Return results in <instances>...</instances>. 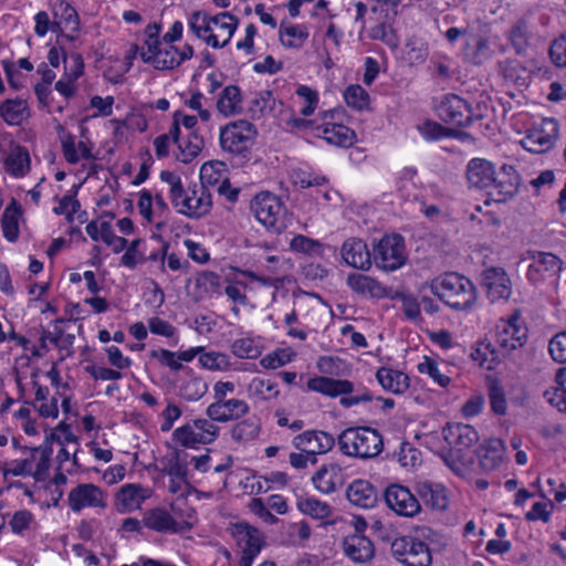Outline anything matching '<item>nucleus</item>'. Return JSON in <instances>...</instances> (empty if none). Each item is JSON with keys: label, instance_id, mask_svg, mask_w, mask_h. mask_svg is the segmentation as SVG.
Here are the masks:
<instances>
[{"label": "nucleus", "instance_id": "35", "mask_svg": "<svg viewBox=\"0 0 566 566\" xmlns=\"http://www.w3.org/2000/svg\"><path fill=\"white\" fill-rule=\"evenodd\" d=\"M261 431V420L256 417H250L237 422L230 433L231 438L238 443H247L256 439Z\"/></svg>", "mask_w": 566, "mask_h": 566}, {"label": "nucleus", "instance_id": "10", "mask_svg": "<svg viewBox=\"0 0 566 566\" xmlns=\"http://www.w3.org/2000/svg\"><path fill=\"white\" fill-rule=\"evenodd\" d=\"M387 506L397 515L415 517L421 511L420 500L401 484H390L384 493Z\"/></svg>", "mask_w": 566, "mask_h": 566}, {"label": "nucleus", "instance_id": "58", "mask_svg": "<svg viewBox=\"0 0 566 566\" xmlns=\"http://www.w3.org/2000/svg\"><path fill=\"white\" fill-rule=\"evenodd\" d=\"M418 370L421 374H428L441 387H446L450 382V378L441 374L437 363L429 357H424V360L418 365Z\"/></svg>", "mask_w": 566, "mask_h": 566}, {"label": "nucleus", "instance_id": "19", "mask_svg": "<svg viewBox=\"0 0 566 566\" xmlns=\"http://www.w3.org/2000/svg\"><path fill=\"white\" fill-rule=\"evenodd\" d=\"M293 444L295 448L314 455L317 453H326L335 446V438L326 431L307 430L297 434Z\"/></svg>", "mask_w": 566, "mask_h": 566}, {"label": "nucleus", "instance_id": "36", "mask_svg": "<svg viewBox=\"0 0 566 566\" xmlns=\"http://www.w3.org/2000/svg\"><path fill=\"white\" fill-rule=\"evenodd\" d=\"M556 386L545 390L544 397L559 411L566 412V368L558 369L555 376Z\"/></svg>", "mask_w": 566, "mask_h": 566}, {"label": "nucleus", "instance_id": "41", "mask_svg": "<svg viewBox=\"0 0 566 566\" xmlns=\"http://www.w3.org/2000/svg\"><path fill=\"white\" fill-rule=\"evenodd\" d=\"M62 143V150L63 155L65 157V160L69 164H77L80 161V158L84 159H92L93 155L91 153V149L85 145L84 142L78 143V149L81 151V156L77 154L76 146H75V138L72 134L67 133L61 138Z\"/></svg>", "mask_w": 566, "mask_h": 566}, {"label": "nucleus", "instance_id": "46", "mask_svg": "<svg viewBox=\"0 0 566 566\" xmlns=\"http://www.w3.org/2000/svg\"><path fill=\"white\" fill-rule=\"evenodd\" d=\"M54 17L59 18L60 21L64 24V28L70 29V31H80V17L76 10L70 3L61 1L55 8Z\"/></svg>", "mask_w": 566, "mask_h": 566}, {"label": "nucleus", "instance_id": "32", "mask_svg": "<svg viewBox=\"0 0 566 566\" xmlns=\"http://www.w3.org/2000/svg\"><path fill=\"white\" fill-rule=\"evenodd\" d=\"M480 465L483 470H494L502 461L503 444L499 439H491L482 444L478 451Z\"/></svg>", "mask_w": 566, "mask_h": 566}, {"label": "nucleus", "instance_id": "64", "mask_svg": "<svg viewBox=\"0 0 566 566\" xmlns=\"http://www.w3.org/2000/svg\"><path fill=\"white\" fill-rule=\"evenodd\" d=\"M489 398L492 410L497 415H504L506 412V399L504 391L497 385L490 387Z\"/></svg>", "mask_w": 566, "mask_h": 566}, {"label": "nucleus", "instance_id": "45", "mask_svg": "<svg viewBox=\"0 0 566 566\" xmlns=\"http://www.w3.org/2000/svg\"><path fill=\"white\" fill-rule=\"evenodd\" d=\"M275 98L271 91H263L255 96L249 106V112L252 119H260L266 112L274 108Z\"/></svg>", "mask_w": 566, "mask_h": 566}, {"label": "nucleus", "instance_id": "26", "mask_svg": "<svg viewBox=\"0 0 566 566\" xmlns=\"http://www.w3.org/2000/svg\"><path fill=\"white\" fill-rule=\"evenodd\" d=\"M315 488L325 494L343 485L342 469L337 464L323 465L312 478Z\"/></svg>", "mask_w": 566, "mask_h": 566}, {"label": "nucleus", "instance_id": "50", "mask_svg": "<svg viewBox=\"0 0 566 566\" xmlns=\"http://www.w3.org/2000/svg\"><path fill=\"white\" fill-rule=\"evenodd\" d=\"M390 300H400L402 303V311L407 318L416 321L420 318V303L411 294L401 291L390 292Z\"/></svg>", "mask_w": 566, "mask_h": 566}, {"label": "nucleus", "instance_id": "34", "mask_svg": "<svg viewBox=\"0 0 566 566\" xmlns=\"http://www.w3.org/2000/svg\"><path fill=\"white\" fill-rule=\"evenodd\" d=\"M21 207L17 200L12 199L4 209L1 217V226L4 238L10 242H15L19 237V217L21 216Z\"/></svg>", "mask_w": 566, "mask_h": 566}, {"label": "nucleus", "instance_id": "42", "mask_svg": "<svg viewBox=\"0 0 566 566\" xmlns=\"http://www.w3.org/2000/svg\"><path fill=\"white\" fill-rule=\"evenodd\" d=\"M220 275L210 272V271H202L198 274L196 277V289L198 292V296L202 298L203 296L210 295V294H220Z\"/></svg>", "mask_w": 566, "mask_h": 566}, {"label": "nucleus", "instance_id": "63", "mask_svg": "<svg viewBox=\"0 0 566 566\" xmlns=\"http://www.w3.org/2000/svg\"><path fill=\"white\" fill-rule=\"evenodd\" d=\"M249 509L253 514L258 515L268 524H275L279 522V518L270 512L262 499H252L249 504Z\"/></svg>", "mask_w": 566, "mask_h": 566}, {"label": "nucleus", "instance_id": "55", "mask_svg": "<svg viewBox=\"0 0 566 566\" xmlns=\"http://www.w3.org/2000/svg\"><path fill=\"white\" fill-rule=\"evenodd\" d=\"M410 555L407 563L411 566H430L432 563L429 546L422 541H416L413 546H410Z\"/></svg>", "mask_w": 566, "mask_h": 566}, {"label": "nucleus", "instance_id": "29", "mask_svg": "<svg viewBox=\"0 0 566 566\" xmlns=\"http://www.w3.org/2000/svg\"><path fill=\"white\" fill-rule=\"evenodd\" d=\"M235 535L242 546V555L255 558L262 548V536L258 528L240 523L235 526Z\"/></svg>", "mask_w": 566, "mask_h": 566}, {"label": "nucleus", "instance_id": "30", "mask_svg": "<svg viewBox=\"0 0 566 566\" xmlns=\"http://www.w3.org/2000/svg\"><path fill=\"white\" fill-rule=\"evenodd\" d=\"M380 386L392 394H403L410 386L409 377L399 370L380 367L376 373Z\"/></svg>", "mask_w": 566, "mask_h": 566}, {"label": "nucleus", "instance_id": "56", "mask_svg": "<svg viewBox=\"0 0 566 566\" xmlns=\"http://www.w3.org/2000/svg\"><path fill=\"white\" fill-rule=\"evenodd\" d=\"M492 54L493 51L489 40L484 36H476L471 52L468 53V57L474 65H482L492 57Z\"/></svg>", "mask_w": 566, "mask_h": 566}, {"label": "nucleus", "instance_id": "2", "mask_svg": "<svg viewBox=\"0 0 566 566\" xmlns=\"http://www.w3.org/2000/svg\"><path fill=\"white\" fill-rule=\"evenodd\" d=\"M430 291L455 311H471L478 300V291L473 282L454 272L433 279L430 282Z\"/></svg>", "mask_w": 566, "mask_h": 566}, {"label": "nucleus", "instance_id": "61", "mask_svg": "<svg viewBox=\"0 0 566 566\" xmlns=\"http://www.w3.org/2000/svg\"><path fill=\"white\" fill-rule=\"evenodd\" d=\"M150 356L156 358L161 365L167 366L175 371L184 368L182 364L178 359V354L168 349H154L150 352Z\"/></svg>", "mask_w": 566, "mask_h": 566}, {"label": "nucleus", "instance_id": "62", "mask_svg": "<svg viewBox=\"0 0 566 566\" xmlns=\"http://www.w3.org/2000/svg\"><path fill=\"white\" fill-rule=\"evenodd\" d=\"M549 56L557 66H566V35L556 39L549 48Z\"/></svg>", "mask_w": 566, "mask_h": 566}, {"label": "nucleus", "instance_id": "44", "mask_svg": "<svg viewBox=\"0 0 566 566\" xmlns=\"http://www.w3.org/2000/svg\"><path fill=\"white\" fill-rule=\"evenodd\" d=\"M297 509L314 518L323 520L332 514V507L326 503L314 497L301 499L297 502Z\"/></svg>", "mask_w": 566, "mask_h": 566}, {"label": "nucleus", "instance_id": "39", "mask_svg": "<svg viewBox=\"0 0 566 566\" xmlns=\"http://www.w3.org/2000/svg\"><path fill=\"white\" fill-rule=\"evenodd\" d=\"M163 473L178 479L179 481L187 482L188 464L187 453L182 450H175L167 459Z\"/></svg>", "mask_w": 566, "mask_h": 566}, {"label": "nucleus", "instance_id": "22", "mask_svg": "<svg viewBox=\"0 0 566 566\" xmlns=\"http://www.w3.org/2000/svg\"><path fill=\"white\" fill-rule=\"evenodd\" d=\"M342 258L355 269L367 271L371 266V255L367 244L357 238H349L343 243Z\"/></svg>", "mask_w": 566, "mask_h": 566}, {"label": "nucleus", "instance_id": "59", "mask_svg": "<svg viewBox=\"0 0 566 566\" xmlns=\"http://www.w3.org/2000/svg\"><path fill=\"white\" fill-rule=\"evenodd\" d=\"M548 350L557 363H566V331L556 334L549 342Z\"/></svg>", "mask_w": 566, "mask_h": 566}, {"label": "nucleus", "instance_id": "12", "mask_svg": "<svg viewBox=\"0 0 566 566\" xmlns=\"http://www.w3.org/2000/svg\"><path fill=\"white\" fill-rule=\"evenodd\" d=\"M437 112L444 123L460 127L470 126L469 102L459 95H446L437 107Z\"/></svg>", "mask_w": 566, "mask_h": 566}, {"label": "nucleus", "instance_id": "24", "mask_svg": "<svg viewBox=\"0 0 566 566\" xmlns=\"http://www.w3.org/2000/svg\"><path fill=\"white\" fill-rule=\"evenodd\" d=\"M346 283L355 293L373 298L388 297L391 292V289L381 285L375 279L361 273H349Z\"/></svg>", "mask_w": 566, "mask_h": 566}, {"label": "nucleus", "instance_id": "20", "mask_svg": "<svg viewBox=\"0 0 566 566\" xmlns=\"http://www.w3.org/2000/svg\"><path fill=\"white\" fill-rule=\"evenodd\" d=\"M69 505L73 512H80L86 506L105 507L103 491L92 483L78 484L69 493Z\"/></svg>", "mask_w": 566, "mask_h": 566}, {"label": "nucleus", "instance_id": "9", "mask_svg": "<svg viewBox=\"0 0 566 566\" xmlns=\"http://www.w3.org/2000/svg\"><path fill=\"white\" fill-rule=\"evenodd\" d=\"M442 433L450 447V455L459 461L463 460L464 452L475 446L480 439L478 431L464 423H448Z\"/></svg>", "mask_w": 566, "mask_h": 566}, {"label": "nucleus", "instance_id": "8", "mask_svg": "<svg viewBox=\"0 0 566 566\" xmlns=\"http://www.w3.org/2000/svg\"><path fill=\"white\" fill-rule=\"evenodd\" d=\"M558 135V124L554 118L542 119L538 126L526 132L521 140L524 149L534 154H543L553 148Z\"/></svg>", "mask_w": 566, "mask_h": 566}, {"label": "nucleus", "instance_id": "33", "mask_svg": "<svg viewBox=\"0 0 566 566\" xmlns=\"http://www.w3.org/2000/svg\"><path fill=\"white\" fill-rule=\"evenodd\" d=\"M323 138L328 144L347 148L354 145L356 134L353 129L345 125L328 124L323 128Z\"/></svg>", "mask_w": 566, "mask_h": 566}, {"label": "nucleus", "instance_id": "54", "mask_svg": "<svg viewBox=\"0 0 566 566\" xmlns=\"http://www.w3.org/2000/svg\"><path fill=\"white\" fill-rule=\"evenodd\" d=\"M143 488L138 484H126L120 488L117 500L120 502L124 509H132L144 500L142 495Z\"/></svg>", "mask_w": 566, "mask_h": 566}, {"label": "nucleus", "instance_id": "3", "mask_svg": "<svg viewBox=\"0 0 566 566\" xmlns=\"http://www.w3.org/2000/svg\"><path fill=\"white\" fill-rule=\"evenodd\" d=\"M239 24V19L230 12L209 17L200 11L191 13L189 27L192 32L214 49L224 48Z\"/></svg>", "mask_w": 566, "mask_h": 566}, {"label": "nucleus", "instance_id": "60", "mask_svg": "<svg viewBox=\"0 0 566 566\" xmlns=\"http://www.w3.org/2000/svg\"><path fill=\"white\" fill-rule=\"evenodd\" d=\"M142 240H133L129 245L126 247V252L120 259V263L129 269H135L138 262H144L146 258L138 252V247Z\"/></svg>", "mask_w": 566, "mask_h": 566}, {"label": "nucleus", "instance_id": "17", "mask_svg": "<svg viewBox=\"0 0 566 566\" xmlns=\"http://www.w3.org/2000/svg\"><path fill=\"white\" fill-rule=\"evenodd\" d=\"M527 254L532 259L527 270V279L533 283L543 281L547 274L556 275L562 270V261L553 253L530 251Z\"/></svg>", "mask_w": 566, "mask_h": 566}, {"label": "nucleus", "instance_id": "28", "mask_svg": "<svg viewBox=\"0 0 566 566\" xmlns=\"http://www.w3.org/2000/svg\"><path fill=\"white\" fill-rule=\"evenodd\" d=\"M416 492L420 500L433 510L443 511L448 506L446 490L441 484H436L429 481L418 482L416 485Z\"/></svg>", "mask_w": 566, "mask_h": 566}, {"label": "nucleus", "instance_id": "53", "mask_svg": "<svg viewBox=\"0 0 566 566\" xmlns=\"http://www.w3.org/2000/svg\"><path fill=\"white\" fill-rule=\"evenodd\" d=\"M290 248L295 252L308 255H321L323 253L322 244L318 241L302 234L295 235L291 240Z\"/></svg>", "mask_w": 566, "mask_h": 566}, {"label": "nucleus", "instance_id": "7", "mask_svg": "<svg viewBox=\"0 0 566 566\" xmlns=\"http://www.w3.org/2000/svg\"><path fill=\"white\" fill-rule=\"evenodd\" d=\"M256 135V129L248 120H237L224 126L220 132V145L223 150L243 154Z\"/></svg>", "mask_w": 566, "mask_h": 566}, {"label": "nucleus", "instance_id": "38", "mask_svg": "<svg viewBox=\"0 0 566 566\" xmlns=\"http://www.w3.org/2000/svg\"><path fill=\"white\" fill-rule=\"evenodd\" d=\"M28 111L27 102L21 98L6 99L0 105V117L8 125H20Z\"/></svg>", "mask_w": 566, "mask_h": 566}, {"label": "nucleus", "instance_id": "15", "mask_svg": "<svg viewBox=\"0 0 566 566\" xmlns=\"http://www.w3.org/2000/svg\"><path fill=\"white\" fill-rule=\"evenodd\" d=\"M482 285L489 300L494 303L509 300L512 294L511 280L503 268L491 266L482 272Z\"/></svg>", "mask_w": 566, "mask_h": 566}, {"label": "nucleus", "instance_id": "52", "mask_svg": "<svg viewBox=\"0 0 566 566\" xmlns=\"http://www.w3.org/2000/svg\"><path fill=\"white\" fill-rule=\"evenodd\" d=\"M231 348L233 355L239 358L253 359L261 355V347L250 337L234 340Z\"/></svg>", "mask_w": 566, "mask_h": 566}, {"label": "nucleus", "instance_id": "57", "mask_svg": "<svg viewBox=\"0 0 566 566\" xmlns=\"http://www.w3.org/2000/svg\"><path fill=\"white\" fill-rule=\"evenodd\" d=\"M416 538L409 536L397 537L391 542L390 551L391 555L402 564L407 563V558L410 555V546H413Z\"/></svg>", "mask_w": 566, "mask_h": 566}, {"label": "nucleus", "instance_id": "16", "mask_svg": "<svg viewBox=\"0 0 566 566\" xmlns=\"http://www.w3.org/2000/svg\"><path fill=\"white\" fill-rule=\"evenodd\" d=\"M522 61L507 57L497 63L499 73L507 82L524 86L530 80V74L537 69L536 59L522 57Z\"/></svg>", "mask_w": 566, "mask_h": 566}, {"label": "nucleus", "instance_id": "5", "mask_svg": "<svg viewBox=\"0 0 566 566\" xmlns=\"http://www.w3.org/2000/svg\"><path fill=\"white\" fill-rule=\"evenodd\" d=\"M251 210L266 229L280 233L285 228L284 206L281 199L269 192H260L251 201Z\"/></svg>", "mask_w": 566, "mask_h": 566}, {"label": "nucleus", "instance_id": "31", "mask_svg": "<svg viewBox=\"0 0 566 566\" xmlns=\"http://www.w3.org/2000/svg\"><path fill=\"white\" fill-rule=\"evenodd\" d=\"M241 103L240 88L237 85H228L222 90L217 101V109L224 116L237 115L242 111Z\"/></svg>", "mask_w": 566, "mask_h": 566}, {"label": "nucleus", "instance_id": "1", "mask_svg": "<svg viewBox=\"0 0 566 566\" xmlns=\"http://www.w3.org/2000/svg\"><path fill=\"white\" fill-rule=\"evenodd\" d=\"M467 179L470 187L485 190L495 202H505L518 191L520 175L511 165H503L495 171L493 163L473 158L467 166Z\"/></svg>", "mask_w": 566, "mask_h": 566}, {"label": "nucleus", "instance_id": "14", "mask_svg": "<svg viewBox=\"0 0 566 566\" xmlns=\"http://www.w3.org/2000/svg\"><path fill=\"white\" fill-rule=\"evenodd\" d=\"M211 208V193L203 182H201L190 188L189 193L181 200V208H179L178 212L189 218L200 219L207 216Z\"/></svg>", "mask_w": 566, "mask_h": 566}, {"label": "nucleus", "instance_id": "40", "mask_svg": "<svg viewBox=\"0 0 566 566\" xmlns=\"http://www.w3.org/2000/svg\"><path fill=\"white\" fill-rule=\"evenodd\" d=\"M308 38V32L303 25H285V21L280 24V41L282 45L292 49H300Z\"/></svg>", "mask_w": 566, "mask_h": 566}, {"label": "nucleus", "instance_id": "18", "mask_svg": "<svg viewBox=\"0 0 566 566\" xmlns=\"http://www.w3.org/2000/svg\"><path fill=\"white\" fill-rule=\"evenodd\" d=\"M143 523L147 528L159 533H181L191 528L190 523L177 522L163 507H155L146 511L143 517Z\"/></svg>", "mask_w": 566, "mask_h": 566}, {"label": "nucleus", "instance_id": "21", "mask_svg": "<svg viewBox=\"0 0 566 566\" xmlns=\"http://www.w3.org/2000/svg\"><path fill=\"white\" fill-rule=\"evenodd\" d=\"M250 411L249 405L241 399H228L220 405H209L206 415L216 422L235 421L247 416Z\"/></svg>", "mask_w": 566, "mask_h": 566}, {"label": "nucleus", "instance_id": "25", "mask_svg": "<svg viewBox=\"0 0 566 566\" xmlns=\"http://www.w3.org/2000/svg\"><path fill=\"white\" fill-rule=\"evenodd\" d=\"M346 496L353 505L360 509H373L378 502L376 488L366 480L352 482L346 490Z\"/></svg>", "mask_w": 566, "mask_h": 566}, {"label": "nucleus", "instance_id": "37", "mask_svg": "<svg viewBox=\"0 0 566 566\" xmlns=\"http://www.w3.org/2000/svg\"><path fill=\"white\" fill-rule=\"evenodd\" d=\"M6 170L15 176L22 177L30 169V156L24 147L17 146L4 160Z\"/></svg>", "mask_w": 566, "mask_h": 566}, {"label": "nucleus", "instance_id": "6", "mask_svg": "<svg viewBox=\"0 0 566 566\" xmlns=\"http://www.w3.org/2000/svg\"><path fill=\"white\" fill-rule=\"evenodd\" d=\"M374 260L378 268L395 271L405 264V241L400 234L384 235L374 248Z\"/></svg>", "mask_w": 566, "mask_h": 566}, {"label": "nucleus", "instance_id": "13", "mask_svg": "<svg viewBox=\"0 0 566 566\" xmlns=\"http://www.w3.org/2000/svg\"><path fill=\"white\" fill-rule=\"evenodd\" d=\"M505 35L517 56L536 59V50L533 43L534 35L530 23L525 19H518L513 23Z\"/></svg>", "mask_w": 566, "mask_h": 566}, {"label": "nucleus", "instance_id": "23", "mask_svg": "<svg viewBox=\"0 0 566 566\" xmlns=\"http://www.w3.org/2000/svg\"><path fill=\"white\" fill-rule=\"evenodd\" d=\"M343 551L353 562L361 564L371 560L375 555L373 542L359 533L348 535L344 538Z\"/></svg>", "mask_w": 566, "mask_h": 566}, {"label": "nucleus", "instance_id": "51", "mask_svg": "<svg viewBox=\"0 0 566 566\" xmlns=\"http://www.w3.org/2000/svg\"><path fill=\"white\" fill-rule=\"evenodd\" d=\"M346 104L357 111L365 109L369 104V94L360 85H349L344 92Z\"/></svg>", "mask_w": 566, "mask_h": 566}, {"label": "nucleus", "instance_id": "47", "mask_svg": "<svg viewBox=\"0 0 566 566\" xmlns=\"http://www.w3.org/2000/svg\"><path fill=\"white\" fill-rule=\"evenodd\" d=\"M250 395L262 400H269L279 396L276 384L270 379L253 378L248 388Z\"/></svg>", "mask_w": 566, "mask_h": 566}, {"label": "nucleus", "instance_id": "48", "mask_svg": "<svg viewBox=\"0 0 566 566\" xmlns=\"http://www.w3.org/2000/svg\"><path fill=\"white\" fill-rule=\"evenodd\" d=\"M208 391V384L199 377H195L180 386V396L188 401H197Z\"/></svg>", "mask_w": 566, "mask_h": 566}, {"label": "nucleus", "instance_id": "27", "mask_svg": "<svg viewBox=\"0 0 566 566\" xmlns=\"http://www.w3.org/2000/svg\"><path fill=\"white\" fill-rule=\"evenodd\" d=\"M310 390L321 392L329 397L349 394L354 389L352 381L346 379H334L328 377H315L307 381Z\"/></svg>", "mask_w": 566, "mask_h": 566}, {"label": "nucleus", "instance_id": "43", "mask_svg": "<svg viewBox=\"0 0 566 566\" xmlns=\"http://www.w3.org/2000/svg\"><path fill=\"white\" fill-rule=\"evenodd\" d=\"M203 139L198 136L197 133H190L188 140L186 143H181L178 146V153L176 154V158L184 163L188 164L193 158H196L203 147Z\"/></svg>", "mask_w": 566, "mask_h": 566}, {"label": "nucleus", "instance_id": "4", "mask_svg": "<svg viewBox=\"0 0 566 566\" xmlns=\"http://www.w3.org/2000/svg\"><path fill=\"white\" fill-rule=\"evenodd\" d=\"M337 443L344 454L361 459L378 455L384 447L381 434L369 427H350L343 430Z\"/></svg>", "mask_w": 566, "mask_h": 566}, {"label": "nucleus", "instance_id": "49", "mask_svg": "<svg viewBox=\"0 0 566 566\" xmlns=\"http://www.w3.org/2000/svg\"><path fill=\"white\" fill-rule=\"evenodd\" d=\"M190 424H185L177 428L172 436L182 447L196 448L198 444H207V440L202 438V434L198 433Z\"/></svg>", "mask_w": 566, "mask_h": 566}, {"label": "nucleus", "instance_id": "11", "mask_svg": "<svg viewBox=\"0 0 566 566\" xmlns=\"http://www.w3.org/2000/svg\"><path fill=\"white\" fill-rule=\"evenodd\" d=\"M496 328V344L506 353L521 348L527 339V328L521 322V315L517 312Z\"/></svg>", "mask_w": 566, "mask_h": 566}]
</instances>
